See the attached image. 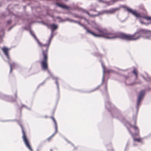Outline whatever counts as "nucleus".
I'll return each instance as SVG.
<instances>
[{
  "label": "nucleus",
  "instance_id": "9d476101",
  "mask_svg": "<svg viewBox=\"0 0 151 151\" xmlns=\"http://www.w3.org/2000/svg\"><path fill=\"white\" fill-rule=\"evenodd\" d=\"M10 67V73H11L12 71L13 68H14L15 66V64L14 63H11L9 64Z\"/></svg>",
  "mask_w": 151,
  "mask_h": 151
},
{
  "label": "nucleus",
  "instance_id": "f257e3e1",
  "mask_svg": "<svg viewBox=\"0 0 151 151\" xmlns=\"http://www.w3.org/2000/svg\"><path fill=\"white\" fill-rule=\"evenodd\" d=\"M83 27L86 30L87 32L96 37H102L109 39L118 38L128 41L134 40L138 39L141 36V32L144 31L143 30L140 29L134 34L131 35L115 32L113 31H109L106 29H103L97 25L93 27L96 30L95 32L90 31L85 26H83Z\"/></svg>",
  "mask_w": 151,
  "mask_h": 151
},
{
  "label": "nucleus",
  "instance_id": "9b49d317",
  "mask_svg": "<svg viewBox=\"0 0 151 151\" xmlns=\"http://www.w3.org/2000/svg\"><path fill=\"white\" fill-rule=\"evenodd\" d=\"M133 140L134 141H136L139 142H142V138L140 137H139L138 138H133Z\"/></svg>",
  "mask_w": 151,
  "mask_h": 151
},
{
  "label": "nucleus",
  "instance_id": "20e7f679",
  "mask_svg": "<svg viewBox=\"0 0 151 151\" xmlns=\"http://www.w3.org/2000/svg\"><path fill=\"white\" fill-rule=\"evenodd\" d=\"M130 127L133 129V131L129 128H128V129L132 136L134 137L136 136H138L139 134V131L137 127L135 125H133L131 124L130 125Z\"/></svg>",
  "mask_w": 151,
  "mask_h": 151
},
{
  "label": "nucleus",
  "instance_id": "6e6552de",
  "mask_svg": "<svg viewBox=\"0 0 151 151\" xmlns=\"http://www.w3.org/2000/svg\"><path fill=\"white\" fill-rule=\"evenodd\" d=\"M56 4L58 6L63 9L68 10L70 9V7L69 6L65 4H59L58 3H56Z\"/></svg>",
  "mask_w": 151,
  "mask_h": 151
},
{
  "label": "nucleus",
  "instance_id": "5701e85b",
  "mask_svg": "<svg viewBox=\"0 0 151 151\" xmlns=\"http://www.w3.org/2000/svg\"><path fill=\"white\" fill-rule=\"evenodd\" d=\"M99 2H103V1L102 0H99Z\"/></svg>",
  "mask_w": 151,
  "mask_h": 151
},
{
  "label": "nucleus",
  "instance_id": "0eeeda50",
  "mask_svg": "<svg viewBox=\"0 0 151 151\" xmlns=\"http://www.w3.org/2000/svg\"><path fill=\"white\" fill-rule=\"evenodd\" d=\"M1 50L3 52L5 55L6 56L7 58L9 59V49L6 47H3L1 48Z\"/></svg>",
  "mask_w": 151,
  "mask_h": 151
},
{
  "label": "nucleus",
  "instance_id": "a211bd4d",
  "mask_svg": "<svg viewBox=\"0 0 151 151\" xmlns=\"http://www.w3.org/2000/svg\"><path fill=\"white\" fill-rule=\"evenodd\" d=\"M105 3H106V4H107V5H110L112 4L111 3V2H106Z\"/></svg>",
  "mask_w": 151,
  "mask_h": 151
},
{
  "label": "nucleus",
  "instance_id": "aec40b11",
  "mask_svg": "<svg viewBox=\"0 0 151 151\" xmlns=\"http://www.w3.org/2000/svg\"><path fill=\"white\" fill-rule=\"evenodd\" d=\"M11 22L12 21L11 20H9L7 21V23L8 24H10L11 23Z\"/></svg>",
  "mask_w": 151,
  "mask_h": 151
},
{
  "label": "nucleus",
  "instance_id": "6ab92c4d",
  "mask_svg": "<svg viewBox=\"0 0 151 151\" xmlns=\"http://www.w3.org/2000/svg\"><path fill=\"white\" fill-rule=\"evenodd\" d=\"M107 85H106L105 87V91H107Z\"/></svg>",
  "mask_w": 151,
  "mask_h": 151
},
{
  "label": "nucleus",
  "instance_id": "f3484780",
  "mask_svg": "<svg viewBox=\"0 0 151 151\" xmlns=\"http://www.w3.org/2000/svg\"><path fill=\"white\" fill-rule=\"evenodd\" d=\"M136 119H137V117L136 116L135 117H134L133 118V121L134 122V124H135V125L136 124Z\"/></svg>",
  "mask_w": 151,
  "mask_h": 151
},
{
  "label": "nucleus",
  "instance_id": "39448f33",
  "mask_svg": "<svg viewBox=\"0 0 151 151\" xmlns=\"http://www.w3.org/2000/svg\"><path fill=\"white\" fill-rule=\"evenodd\" d=\"M22 138L24 142L28 148L31 151H33L29 143V142L27 137L25 131L23 128L22 126Z\"/></svg>",
  "mask_w": 151,
  "mask_h": 151
},
{
  "label": "nucleus",
  "instance_id": "4468645a",
  "mask_svg": "<svg viewBox=\"0 0 151 151\" xmlns=\"http://www.w3.org/2000/svg\"><path fill=\"white\" fill-rule=\"evenodd\" d=\"M83 12H86L87 14H88L89 16H91V17H96L97 16H98V14H96V15H93V14H91L90 15L89 14V13L88 12H87L86 10H84L83 11Z\"/></svg>",
  "mask_w": 151,
  "mask_h": 151
},
{
  "label": "nucleus",
  "instance_id": "412c9836",
  "mask_svg": "<svg viewBox=\"0 0 151 151\" xmlns=\"http://www.w3.org/2000/svg\"><path fill=\"white\" fill-rule=\"evenodd\" d=\"M72 145L74 147V150L77 149V147H75L74 144H72Z\"/></svg>",
  "mask_w": 151,
  "mask_h": 151
},
{
  "label": "nucleus",
  "instance_id": "1a4fd4ad",
  "mask_svg": "<svg viewBox=\"0 0 151 151\" xmlns=\"http://www.w3.org/2000/svg\"><path fill=\"white\" fill-rule=\"evenodd\" d=\"M50 26L53 31L57 29L58 28V26L54 24H51Z\"/></svg>",
  "mask_w": 151,
  "mask_h": 151
},
{
  "label": "nucleus",
  "instance_id": "7ed1b4c3",
  "mask_svg": "<svg viewBox=\"0 0 151 151\" xmlns=\"http://www.w3.org/2000/svg\"><path fill=\"white\" fill-rule=\"evenodd\" d=\"M126 10L129 12L132 13L136 17L138 18L139 19L140 22L142 24H144L145 23L142 20V18L145 19L147 21L151 20V17L145 16H142L140 13L138 12L136 10H133L131 9L128 7L126 8Z\"/></svg>",
  "mask_w": 151,
  "mask_h": 151
},
{
  "label": "nucleus",
  "instance_id": "ddd939ff",
  "mask_svg": "<svg viewBox=\"0 0 151 151\" xmlns=\"http://www.w3.org/2000/svg\"><path fill=\"white\" fill-rule=\"evenodd\" d=\"M50 118L53 120V121L55 123V127L56 128V130H57V123L56 122L55 119L54 117L53 116H51L50 117Z\"/></svg>",
  "mask_w": 151,
  "mask_h": 151
},
{
  "label": "nucleus",
  "instance_id": "2eb2a0df",
  "mask_svg": "<svg viewBox=\"0 0 151 151\" xmlns=\"http://www.w3.org/2000/svg\"><path fill=\"white\" fill-rule=\"evenodd\" d=\"M55 133H54L51 136H50L47 139V140L49 141H50L51 139L54 136Z\"/></svg>",
  "mask_w": 151,
  "mask_h": 151
},
{
  "label": "nucleus",
  "instance_id": "dca6fc26",
  "mask_svg": "<svg viewBox=\"0 0 151 151\" xmlns=\"http://www.w3.org/2000/svg\"><path fill=\"white\" fill-rule=\"evenodd\" d=\"M116 11V10L115 9H112L111 10H110L109 11V12L111 13H112L114 12L115 11Z\"/></svg>",
  "mask_w": 151,
  "mask_h": 151
},
{
  "label": "nucleus",
  "instance_id": "b1692460",
  "mask_svg": "<svg viewBox=\"0 0 151 151\" xmlns=\"http://www.w3.org/2000/svg\"><path fill=\"white\" fill-rule=\"evenodd\" d=\"M50 151H52V149H51V150H50Z\"/></svg>",
  "mask_w": 151,
  "mask_h": 151
},
{
  "label": "nucleus",
  "instance_id": "4be33fe9",
  "mask_svg": "<svg viewBox=\"0 0 151 151\" xmlns=\"http://www.w3.org/2000/svg\"><path fill=\"white\" fill-rule=\"evenodd\" d=\"M32 35L34 37H35V38L36 37V36L35 35L32 34Z\"/></svg>",
  "mask_w": 151,
  "mask_h": 151
},
{
  "label": "nucleus",
  "instance_id": "f03ea898",
  "mask_svg": "<svg viewBox=\"0 0 151 151\" xmlns=\"http://www.w3.org/2000/svg\"><path fill=\"white\" fill-rule=\"evenodd\" d=\"M39 44L41 47L42 50V59L41 62L42 68L43 70H46L48 69V51L50 42L47 45H42L40 42H39Z\"/></svg>",
  "mask_w": 151,
  "mask_h": 151
},
{
  "label": "nucleus",
  "instance_id": "f8f14e48",
  "mask_svg": "<svg viewBox=\"0 0 151 151\" xmlns=\"http://www.w3.org/2000/svg\"><path fill=\"white\" fill-rule=\"evenodd\" d=\"M132 73L135 75L136 78H137L138 76V71L135 68H134L132 71Z\"/></svg>",
  "mask_w": 151,
  "mask_h": 151
},
{
  "label": "nucleus",
  "instance_id": "423d86ee",
  "mask_svg": "<svg viewBox=\"0 0 151 151\" xmlns=\"http://www.w3.org/2000/svg\"><path fill=\"white\" fill-rule=\"evenodd\" d=\"M145 94V91H141L139 94L137 100V105H138L140 103L142 99Z\"/></svg>",
  "mask_w": 151,
  "mask_h": 151
}]
</instances>
